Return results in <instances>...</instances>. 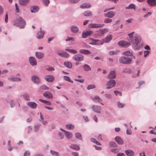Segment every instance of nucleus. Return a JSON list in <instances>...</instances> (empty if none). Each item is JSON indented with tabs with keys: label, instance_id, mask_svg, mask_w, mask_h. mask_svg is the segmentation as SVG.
Instances as JSON below:
<instances>
[{
	"label": "nucleus",
	"instance_id": "f03ea898",
	"mask_svg": "<svg viewBox=\"0 0 156 156\" xmlns=\"http://www.w3.org/2000/svg\"><path fill=\"white\" fill-rule=\"evenodd\" d=\"M14 24L20 28H23L25 26V23L21 17H19L15 20Z\"/></svg>",
	"mask_w": 156,
	"mask_h": 156
},
{
	"label": "nucleus",
	"instance_id": "39448f33",
	"mask_svg": "<svg viewBox=\"0 0 156 156\" xmlns=\"http://www.w3.org/2000/svg\"><path fill=\"white\" fill-rule=\"evenodd\" d=\"M73 59L76 62H82L84 58V56L81 54H76L72 57Z\"/></svg>",
	"mask_w": 156,
	"mask_h": 156
},
{
	"label": "nucleus",
	"instance_id": "a18cd8bd",
	"mask_svg": "<svg viewBox=\"0 0 156 156\" xmlns=\"http://www.w3.org/2000/svg\"><path fill=\"white\" fill-rule=\"evenodd\" d=\"M127 8L129 9H135L136 8V6L134 4H131L129 5L128 7H127Z\"/></svg>",
	"mask_w": 156,
	"mask_h": 156
},
{
	"label": "nucleus",
	"instance_id": "7c9ffc66",
	"mask_svg": "<svg viewBox=\"0 0 156 156\" xmlns=\"http://www.w3.org/2000/svg\"><path fill=\"white\" fill-rule=\"evenodd\" d=\"M64 66L69 68H71L72 67V64L70 62H64Z\"/></svg>",
	"mask_w": 156,
	"mask_h": 156
},
{
	"label": "nucleus",
	"instance_id": "4468645a",
	"mask_svg": "<svg viewBox=\"0 0 156 156\" xmlns=\"http://www.w3.org/2000/svg\"><path fill=\"white\" fill-rule=\"evenodd\" d=\"M31 79L33 82L36 83H38L40 82V79L39 77L36 75L33 76L31 77Z\"/></svg>",
	"mask_w": 156,
	"mask_h": 156
},
{
	"label": "nucleus",
	"instance_id": "052dcab7",
	"mask_svg": "<svg viewBox=\"0 0 156 156\" xmlns=\"http://www.w3.org/2000/svg\"><path fill=\"white\" fill-rule=\"evenodd\" d=\"M133 18H130L126 20V22L128 23H130L133 22Z\"/></svg>",
	"mask_w": 156,
	"mask_h": 156
},
{
	"label": "nucleus",
	"instance_id": "ea45409f",
	"mask_svg": "<svg viewBox=\"0 0 156 156\" xmlns=\"http://www.w3.org/2000/svg\"><path fill=\"white\" fill-rule=\"evenodd\" d=\"M40 121L43 124L45 125L47 124V122L46 121H44L43 120V118L42 116V114L41 113H40Z\"/></svg>",
	"mask_w": 156,
	"mask_h": 156
},
{
	"label": "nucleus",
	"instance_id": "6ab92c4d",
	"mask_svg": "<svg viewBox=\"0 0 156 156\" xmlns=\"http://www.w3.org/2000/svg\"><path fill=\"white\" fill-rule=\"evenodd\" d=\"M58 54L60 56L66 58H68L69 57V54L66 52H58Z\"/></svg>",
	"mask_w": 156,
	"mask_h": 156
},
{
	"label": "nucleus",
	"instance_id": "cd10ccee",
	"mask_svg": "<svg viewBox=\"0 0 156 156\" xmlns=\"http://www.w3.org/2000/svg\"><path fill=\"white\" fill-rule=\"evenodd\" d=\"M35 55L36 57L39 59L41 58L44 56V54L41 52H36Z\"/></svg>",
	"mask_w": 156,
	"mask_h": 156
},
{
	"label": "nucleus",
	"instance_id": "aec40b11",
	"mask_svg": "<svg viewBox=\"0 0 156 156\" xmlns=\"http://www.w3.org/2000/svg\"><path fill=\"white\" fill-rule=\"evenodd\" d=\"M115 140L119 144L122 145L124 143L123 140L119 136H117L115 138Z\"/></svg>",
	"mask_w": 156,
	"mask_h": 156
},
{
	"label": "nucleus",
	"instance_id": "423d86ee",
	"mask_svg": "<svg viewBox=\"0 0 156 156\" xmlns=\"http://www.w3.org/2000/svg\"><path fill=\"white\" fill-rule=\"evenodd\" d=\"M104 26V24L92 23L89 25V27L90 28H98Z\"/></svg>",
	"mask_w": 156,
	"mask_h": 156
},
{
	"label": "nucleus",
	"instance_id": "8fccbe9b",
	"mask_svg": "<svg viewBox=\"0 0 156 156\" xmlns=\"http://www.w3.org/2000/svg\"><path fill=\"white\" fill-rule=\"evenodd\" d=\"M112 21V19L109 18H106L104 20V22L106 23H110Z\"/></svg>",
	"mask_w": 156,
	"mask_h": 156
},
{
	"label": "nucleus",
	"instance_id": "b1692460",
	"mask_svg": "<svg viewBox=\"0 0 156 156\" xmlns=\"http://www.w3.org/2000/svg\"><path fill=\"white\" fill-rule=\"evenodd\" d=\"M43 95L45 97L48 98H53L51 93L48 91H47L44 93Z\"/></svg>",
	"mask_w": 156,
	"mask_h": 156
},
{
	"label": "nucleus",
	"instance_id": "a211bd4d",
	"mask_svg": "<svg viewBox=\"0 0 156 156\" xmlns=\"http://www.w3.org/2000/svg\"><path fill=\"white\" fill-rule=\"evenodd\" d=\"M125 153L128 156H133L134 154V152L131 149H128L126 150Z\"/></svg>",
	"mask_w": 156,
	"mask_h": 156
},
{
	"label": "nucleus",
	"instance_id": "7ed1b4c3",
	"mask_svg": "<svg viewBox=\"0 0 156 156\" xmlns=\"http://www.w3.org/2000/svg\"><path fill=\"white\" fill-rule=\"evenodd\" d=\"M116 85V81L114 80H110L107 82L106 89L107 90L110 89L115 87Z\"/></svg>",
	"mask_w": 156,
	"mask_h": 156
},
{
	"label": "nucleus",
	"instance_id": "09e8293b",
	"mask_svg": "<svg viewBox=\"0 0 156 156\" xmlns=\"http://www.w3.org/2000/svg\"><path fill=\"white\" fill-rule=\"evenodd\" d=\"M119 51H111L109 52V54L111 55H113L117 54L119 52Z\"/></svg>",
	"mask_w": 156,
	"mask_h": 156
},
{
	"label": "nucleus",
	"instance_id": "de8ad7c7",
	"mask_svg": "<svg viewBox=\"0 0 156 156\" xmlns=\"http://www.w3.org/2000/svg\"><path fill=\"white\" fill-rule=\"evenodd\" d=\"M95 88V86L93 84H90L88 85L87 87V89L89 90Z\"/></svg>",
	"mask_w": 156,
	"mask_h": 156
},
{
	"label": "nucleus",
	"instance_id": "412c9836",
	"mask_svg": "<svg viewBox=\"0 0 156 156\" xmlns=\"http://www.w3.org/2000/svg\"><path fill=\"white\" fill-rule=\"evenodd\" d=\"M8 79L11 81H20L21 80V78L13 77H10L8 78Z\"/></svg>",
	"mask_w": 156,
	"mask_h": 156
},
{
	"label": "nucleus",
	"instance_id": "a19ab883",
	"mask_svg": "<svg viewBox=\"0 0 156 156\" xmlns=\"http://www.w3.org/2000/svg\"><path fill=\"white\" fill-rule=\"evenodd\" d=\"M63 77L64 80L69 82L72 83H73V81L71 80L70 77L69 76H63Z\"/></svg>",
	"mask_w": 156,
	"mask_h": 156
},
{
	"label": "nucleus",
	"instance_id": "c9c22d12",
	"mask_svg": "<svg viewBox=\"0 0 156 156\" xmlns=\"http://www.w3.org/2000/svg\"><path fill=\"white\" fill-rule=\"evenodd\" d=\"M91 5L90 4L83 3L82 4L80 7L82 8H88L90 7Z\"/></svg>",
	"mask_w": 156,
	"mask_h": 156
},
{
	"label": "nucleus",
	"instance_id": "e2e57ef3",
	"mask_svg": "<svg viewBox=\"0 0 156 156\" xmlns=\"http://www.w3.org/2000/svg\"><path fill=\"white\" fill-rule=\"evenodd\" d=\"M30 153L28 151H26L24 153V156H30Z\"/></svg>",
	"mask_w": 156,
	"mask_h": 156
},
{
	"label": "nucleus",
	"instance_id": "49530a36",
	"mask_svg": "<svg viewBox=\"0 0 156 156\" xmlns=\"http://www.w3.org/2000/svg\"><path fill=\"white\" fill-rule=\"evenodd\" d=\"M91 141L93 142V143H95L96 144L98 145H101V144L99 143V142H97L96 139L94 138H91Z\"/></svg>",
	"mask_w": 156,
	"mask_h": 156
},
{
	"label": "nucleus",
	"instance_id": "4be33fe9",
	"mask_svg": "<svg viewBox=\"0 0 156 156\" xmlns=\"http://www.w3.org/2000/svg\"><path fill=\"white\" fill-rule=\"evenodd\" d=\"M108 31V28H105L103 29L100 30L98 31V34L99 36H102L105 33L107 32Z\"/></svg>",
	"mask_w": 156,
	"mask_h": 156
},
{
	"label": "nucleus",
	"instance_id": "680f3d73",
	"mask_svg": "<svg viewBox=\"0 0 156 156\" xmlns=\"http://www.w3.org/2000/svg\"><path fill=\"white\" fill-rule=\"evenodd\" d=\"M15 7H16V12L17 13L19 12V9L18 6L17 5V3H16L15 4Z\"/></svg>",
	"mask_w": 156,
	"mask_h": 156
},
{
	"label": "nucleus",
	"instance_id": "4d7b16f0",
	"mask_svg": "<svg viewBox=\"0 0 156 156\" xmlns=\"http://www.w3.org/2000/svg\"><path fill=\"white\" fill-rule=\"evenodd\" d=\"M80 0H69V2L71 3H75L78 2Z\"/></svg>",
	"mask_w": 156,
	"mask_h": 156
},
{
	"label": "nucleus",
	"instance_id": "bb28decb",
	"mask_svg": "<svg viewBox=\"0 0 156 156\" xmlns=\"http://www.w3.org/2000/svg\"><path fill=\"white\" fill-rule=\"evenodd\" d=\"M38 7L37 6H34L31 7L30 11L31 12H36L38 10Z\"/></svg>",
	"mask_w": 156,
	"mask_h": 156
},
{
	"label": "nucleus",
	"instance_id": "20e7f679",
	"mask_svg": "<svg viewBox=\"0 0 156 156\" xmlns=\"http://www.w3.org/2000/svg\"><path fill=\"white\" fill-rule=\"evenodd\" d=\"M131 59L129 58H126L124 56H121L119 59V62L123 64H129L131 62Z\"/></svg>",
	"mask_w": 156,
	"mask_h": 156
},
{
	"label": "nucleus",
	"instance_id": "f3484780",
	"mask_svg": "<svg viewBox=\"0 0 156 156\" xmlns=\"http://www.w3.org/2000/svg\"><path fill=\"white\" fill-rule=\"evenodd\" d=\"M27 105L30 108L35 109L37 108V104L34 102H29L27 103Z\"/></svg>",
	"mask_w": 156,
	"mask_h": 156
},
{
	"label": "nucleus",
	"instance_id": "ddd939ff",
	"mask_svg": "<svg viewBox=\"0 0 156 156\" xmlns=\"http://www.w3.org/2000/svg\"><path fill=\"white\" fill-rule=\"evenodd\" d=\"M93 33V32L91 30H89L83 32L82 34V37L83 38H86L92 34Z\"/></svg>",
	"mask_w": 156,
	"mask_h": 156
},
{
	"label": "nucleus",
	"instance_id": "0e129e2a",
	"mask_svg": "<svg viewBox=\"0 0 156 156\" xmlns=\"http://www.w3.org/2000/svg\"><path fill=\"white\" fill-rule=\"evenodd\" d=\"M123 71L124 73H130V70L129 69H124Z\"/></svg>",
	"mask_w": 156,
	"mask_h": 156
},
{
	"label": "nucleus",
	"instance_id": "e433bc0d",
	"mask_svg": "<svg viewBox=\"0 0 156 156\" xmlns=\"http://www.w3.org/2000/svg\"><path fill=\"white\" fill-rule=\"evenodd\" d=\"M83 69L86 71H87L91 70V68L87 64H85L83 66Z\"/></svg>",
	"mask_w": 156,
	"mask_h": 156
},
{
	"label": "nucleus",
	"instance_id": "6e6d98bb",
	"mask_svg": "<svg viewBox=\"0 0 156 156\" xmlns=\"http://www.w3.org/2000/svg\"><path fill=\"white\" fill-rule=\"evenodd\" d=\"M114 92L115 93V95H116V96L119 95L120 96H121L122 95V93L119 92L118 91L115 90L114 91Z\"/></svg>",
	"mask_w": 156,
	"mask_h": 156
},
{
	"label": "nucleus",
	"instance_id": "37998d69",
	"mask_svg": "<svg viewBox=\"0 0 156 156\" xmlns=\"http://www.w3.org/2000/svg\"><path fill=\"white\" fill-rule=\"evenodd\" d=\"M49 88L47 86L45 85H43L40 86L39 87V90H48Z\"/></svg>",
	"mask_w": 156,
	"mask_h": 156
},
{
	"label": "nucleus",
	"instance_id": "bf43d9fd",
	"mask_svg": "<svg viewBox=\"0 0 156 156\" xmlns=\"http://www.w3.org/2000/svg\"><path fill=\"white\" fill-rule=\"evenodd\" d=\"M134 33V32H133L130 33L128 34V36H129L130 38H133V34Z\"/></svg>",
	"mask_w": 156,
	"mask_h": 156
},
{
	"label": "nucleus",
	"instance_id": "3c124183",
	"mask_svg": "<svg viewBox=\"0 0 156 156\" xmlns=\"http://www.w3.org/2000/svg\"><path fill=\"white\" fill-rule=\"evenodd\" d=\"M24 98L27 101H29L30 99L29 98V95L28 94H25L23 95Z\"/></svg>",
	"mask_w": 156,
	"mask_h": 156
},
{
	"label": "nucleus",
	"instance_id": "2eb2a0df",
	"mask_svg": "<svg viewBox=\"0 0 156 156\" xmlns=\"http://www.w3.org/2000/svg\"><path fill=\"white\" fill-rule=\"evenodd\" d=\"M115 12L113 11H110L104 14L105 17L112 18L115 15Z\"/></svg>",
	"mask_w": 156,
	"mask_h": 156
},
{
	"label": "nucleus",
	"instance_id": "f257e3e1",
	"mask_svg": "<svg viewBox=\"0 0 156 156\" xmlns=\"http://www.w3.org/2000/svg\"><path fill=\"white\" fill-rule=\"evenodd\" d=\"M112 36L111 35H109L107 36L105 39L102 40L101 41H100L99 40L93 39V44L98 45L102 44L104 42L106 43L112 40Z\"/></svg>",
	"mask_w": 156,
	"mask_h": 156
},
{
	"label": "nucleus",
	"instance_id": "1a4fd4ad",
	"mask_svg": "<svg viewBox=\"0 0 156 156\" xmlns=\"http://www.w3.org/2000/svg\"><path fill=\"white\" fill-rule=\"evenodd\" d=\"M116 74L114 70L111 71L108 74L107 77L108 79H113L115 78Z\"/></svg>",
	"mask_w": 156,
	"mask_h": 156
},
{
	"label": "nucleus",
	"instance_id": "9d476101",
	"mask_svg": "<svg viewBox=\"0 0 156 156\" xmlns=\"http://www.w3.org/2000/svg\"><path fill=\"white\" fill-rule=\"evenodd\" d=\"M60 130L64 132L65 136L67 139H70L72 138L73 135L71 133L65 131L62 128L60 129Z\"/></svg>",
	"mask_w": 156,
	"mask_h": 156
},
{
	"label": "nucleus",
	"instance_id": "a878e982",
	"mask_svg": "<svg viewBox=\"0 0 156 156\" xmlns=\"http://www.w3.org/2000/svg\"><path fill=\"white\" fill-rule=\"evenodd\" d=\"M148 4L151 6H154L156 5V0H147Z\"/></svg>",
	"mask_w": 156,
	"mask_h": 156
},
{
	"label": "nucleus",
	"instance_id": "774afa93",
	"mask_svg": "<svg viewBox=\"0 0 156 156\" xmlns=\"http://www.w3.org/2000/svg\"><path fill=\"white\" fill-rule=\"evenodd\" d=\"M150 52L149 51H145L144 52V56L145 57H146L147 55H148Z\"/></svg>",
	"mask_w": 156,
	"mask_h": 156
},
{
	"label": "nucleus",
	"instance_id": "72a5a7b5",
	"mask_svg": "<svg viewBox=\"0 0 156 156\" xmlns=\"http://www.w3.org/2000/svg\"><path fill=\"white\" fill-rule=\"evenodd\" d=\"M70 147L71 148L74 149L76 150H79L80 147L79 146L76 144H71Z\"/></svg>",
	"mask_w": 156,
	"mask_h": 156
},
{
	"label": "nucleus",
	"instance_id": "c03bdc74",
	"mask_svg": "<svg viewBox=\"0 0 156 156\" xmlns=\"http://www.w3.org/2000/svg\"><path fill=\"white\" fill-rule=\"evenodd\" d=\"M50 152L51 154L54 156H58L59 155V153L58 152L52 151V150H51Z\"/></svg>",
	"mask_w": 156,
	"mask_h": 156
},
{
	"label": "nucleus",
	"instance_id": "6e6552de",
	"mask_svg": "<svg viewBox=\"0 0 156 156\" xmlns=\"http://www.w3.org/2000/svg\"><path fill=\"white\" fill-rule=\"evenodd\" d=\"M118 45L121 47H127L130 45V43L125 41H121L118 43Z\"/></svg>",
	"mask_w": 156,
	"mask_h": 156
},
{
	"label": "nucleus",
	"instance_id": "c85d7f7f",
	"mask_svg": "<svg viewBox=\"0 0 156 156\" xmlns=\"http://www.w3.org/2000/svg\"><path fill=\"white\" fill-rule=\"evenodd\" d=\"M92 100L95 102L98 101L99 102H100L102 101V100L101 99L99 96H96L94 97Z\"/></svg>",
	"mask_w": 156,
	"mask_h": 156
},
{
	"label": "nucleus",
	"instance_id": "864d4df0",
	"mask_svg": "<svg viewBox=\"0 0 156 156\" xmlns=\"http://www.w3.org/2000/svg\"><path fill=\"white\" fill-rule=\"evenodd\" d=\"M118 106L119 108H122L124 106V104L120 102H118L117 103Z\"/></svg>",
	"mask_w": 156,
	"mask_h": 156
},
{
	"label": "nucleus",
	"instance_id": "69168bd1",
	"mask_svg": "<svg viewBox=\"0 0 156 156\" xmlns=\"http://www.w3.org/2000/svg\"><path fill=\"white\" fill-rule=\"evenodd\" d=\"M109 145L112 147H115L116 146V144L115 143L113 142H110Z\"/></svg>",
	"mask_w": 156,
	"mask_h": 156
},
{
	"label": "nucleus",
	"instance_id": "58836bf2",
	"mask_svg": "<svg viewBox=\"0 0 156 156\" xmlns=\"http://www.w3.org/2000/svg\"><path fill=\"white\" fill-rule=\"evenodd\" d=\"M83 15L85 16L88 17L91 16L92 15V13L90 11H88L85 12L83 13Z\"/></svg>",
	"mask_w": 156,
	"mask_h": 156
},
{
	"label": "nucleus",
	"instance_id": "f704fd0d",
	"mask_svg": "<svg viewBox=\"0 0 156 156\" xmlns=\"http://www.w3.org/2000/svg\"><path fill=\"white\" fill-rule=\"evenodd\" d=\"M66 50L73 54H76L78 53V51L74 49L67 48L66 49Z\"/></svg>",
	"mask_w": 156,
	"mask_h": 156
},
{
	"label": "nucleus",
	"instance_id": "338daca9",
	"mask_svg": "<svg viewBox=\"0 0 156 156\" xmlns=\"http://www.w3.org/2000/svg\"><path fill=\"white\" fill-rule=\"evenodd\" d=\"M66 41H74V39L72 37L68 38L66 40Z\"/></svg>",
	"mask_w": 156,
	"mask_h": 156
},
{
	"label": "nucleus",
	"instance_id": "dca6fc26",
	"mask_svg": "<svg viewBox=\"0 0 156 156\" xmlns=\"http://www.w3.org/2000/svg\"><path fill=\"white\" fill-rule=\"evenodd\" d=\"M29 61L31 65L32 66H35L37 64V61L34 57H30Z\"/></svg>",
	"mask_w": 156,
	"mask_h": 156
},
{
	"label": "nucleus",
	"instance_id": "79ce46f5",
	"mask_svg": "<svg viewBox=\"0 0 156 156\" xmlns=\"http://www.w3.org/2000/svg\"><path fill=\"white\" fill-rule=\"evenodd\" d=\"M75 137L78 139H81L82 136L81 134L78 133H76L75 134Z\"/></svg>",
	"mask_w": 156,
	"mask_h": 156
},
{
	"label": "nucleus",
	"instance_id": "393cba45",
	"mask_svg": "<svg viewBox=\"0 0 156 156\" xmlns=\"http://www.w3.org/2000/svg\"><path fill=\"white\" fill-rule=\"evenodd\" d=\"M44 35V32L41 31V28L40 32H38L37 35V37L38 39H41L42 38Z\"/></svg>",
	"mask_w": 156,
	"mask_h": 156
},
{
	"label": "nucleus",
	"instance_id": "4c0bfd02",
	"mask_svg": "<svg viewBox=\"0 0 156 156\" xmlns=\"http://www.w3.org/2000/svg\"><path fill=\"white\" fill-rule=\"evenodd\" d=\"M66 127L68 129H72L74 128V125L72 124H67L66 125Z\"/></svg>",
	"mask_w": 156,
	"mask_h": 156
},
{
	"label": "nucleus",
	"instance_id": "c756f323",
	"mask_svg": "<svg viewBox=\"0 0 156 156\" xmlns=\"http://www.w3.org/2000/svg\"><path fill=\"white\" fill-rule=\"evenodd\" d=\"M122 55L126 56H131L132 55V53L129 51L128 50L123 52Z\"/></svg>",
	"mask_w": 156,
	"mask_h": 156
},
{
	"label": "nucleus",
	"instance_id": "5701e85b",
	"mask_svg": "<svg viewBox=\"0 0 156 156\" xmlns=\"http://www.w3.org/2000/svg\"><path fill=\"white\" fill-rule=\"evenodd\" d=\"M79 52L82 54L85 55L90 54L91 53V52L88 50L85 49H81L79 51Z\"/></svg>",
	"mask_w": 156,
	"mask_h": 156
},
{
	"label": "nucleus",
	"instance_id": "5fc2aeb1",
	"mask_svg": "<svg viewBox=\"0 0 156 156\" xmlns=\"http://www.w3.org/2000/svg\"><path fill=\"white\" fill-rule=\"evenodd\" d=\"M42 2L46 5H48L50 2L49 0H42Z\"/></svg>",
	"mask_w": 156,
	"mask_h": 156
},
{
	"label": "nucleus",
	"instance_id": "603ef678",
	"mask_svg": "<svg viewBox=\"0 0 156 156\" xmlns=\"http://www.w3.org/2000/svg\"><path fill=\"white\" fill-rule=\"evenodd\" d=\"M46 70L48 71H54L55 70L54 68L52 66H49L46 69Z\"/></svg>",
	"mask_w": 156,
	"mask_h": 156
},
{
	"label": "nucleus",
	"instance_id": "0eeeda50",
	"mask_svg": "<svg viewBox=\"0 0 156 156\" xmlns=\"http://www.w3.org/2000/svg\"><path fill=\"white\" fill-rule=\"evenodd\" d=\"M134 47L136 49H139L142 46V43L139 39L136 40V42L133 44Z\"/></svg>",
	"mask_w": 156,
	"mask_h": 156
},
{
	"label": "nucleus",
	"instance_id": "473e14b6",
	"mask_svg": "<svg viewBox=\"0 0 156 156\" xmlns=\"http://www.w3.org/2000/svg\"><path fill=\"white\" fill-rule=\"evenodd\" d=\"M71 30L73 32L75 33L78 32L79 29L76 26H72L71 27Z\"/></svg>",
	"mask_w": 156,
	"mask_h": 156
},
{
	"label": "nucleus",
	"instance_id": "2f4dec72",
	"mask_svg": "<svg viewBox=\"0 0 156 156\" xmlns=\"http://www.w3.org/2000/svg\"><path fill=\"white\" fill-rule=\"evenodd\" d=\"M29 0H19L20 3L23 5H25L29 2Z\"/></svg>",
	"mask_w": 156,
	"mask_h": 156
},
{
	"label": "nucleus",
	"instance_id": "9b49d317",
	"mask_svg": "<svg viewBox=\"0 0 156 156\" xmlns=\"http://www.w3.org/2000/svg\"><path fill=\"white\" fill-rule=\"evenodd\" d=\"M92 108L93 111L95 112L100 113H101V108L100 106L97 105H94L92 106Z\"/></svg>",
	"mask_w": 156,
	"mask_h": 156
},
{
	"label": "nucleus",
	"instance_id": "f8f14e48",
	"mask_svg": "<svg viewBox=\"0 0 156 156\" xmlns=\"http://www.w3.org/2000/svg\"><path fill=\"white\" fill-rule=\"evenodd\" d=\"M44 78L47 81L49 82H53L54 80V77L52 75H48L45 76Z\"/></svg>",
	"mask_w": 156,
	"mask_h": 156
},
{
	"label": "nucleus",
	"instance_id": "13d9d810",
	"mask_svg": "<svg viewBox=\"0 0 156 156\" xmlns=\"http://www.w3.org/2000/svg\"><path fill=\"white\" fill-rule=\"evenodd\" d=\"M105 96L106 98L108 99H111L112 98V95L110 94H105Z\"/></svg>",
	"mask_w": 156,
	"mask_h": 156
}]
</instances>
